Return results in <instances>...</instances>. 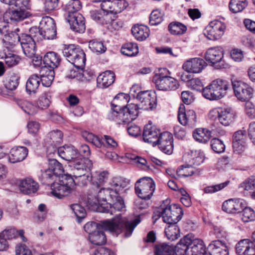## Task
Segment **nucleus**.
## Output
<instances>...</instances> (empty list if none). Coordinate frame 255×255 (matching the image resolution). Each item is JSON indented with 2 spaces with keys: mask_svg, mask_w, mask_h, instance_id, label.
<instances>
[{
  "mask_svg": "<svg viewBox=\"0 0 255 255\" xmlns=\"http://www.w3.org/2000/svg\"><path fill=\"white\" fill-rule=\"evenodd\" d=\"M128 183L122 177H115L113 179V212H121L126 210L124 200L125 188Z\"/></svg>",
  "mask_w": 255,
  "mask_h": 255,
  "instance_id": "nucleus-1",
  "label": "nucleus"
},
{
  "mask_svg": "<svg viewBox=\"0 0 255 255\" xmlns=\"http://www.w3.org/2000/svg\"><path fill=\"white\" fill-rule=\"evenodd\" d=\"M51 188L52 195L60 199L74 192L75 184L72 175L67 173L60 176L58 182L51 184Z\"/></svg>",
  "mask_w": 255,
  "mask_h": 255,
  "instance_id": "nucleus-2",
  "label": "nucleus"
},
{
  "mask_svg": "<svg viewBox=\"0 0 255 255\" xmlns=\"http://www.w3.org/2000/svg\"><path fill=\"white\" fill-rule=\"evenodd\" d=\"M229 83L222 79L213 80L203 89V96L209 100H217L224 97L229 89Z\"/></svg>",
  "mask_w": 255,
  "mask_h": 255,
  "instance_id": "nucleus-3",
  "label": "nucleus"
},
{
  "mask_svg": "<svg viewBox=\"0 0 255 255\" xmlns=\"http://www.w3.org/2000/svg\"><path fill=\"white\" fill-rule=\"evenodd\" d=\"M169 71L166 68H160L159 73L156 74L153 78V82L156 88L158 90H175L179 86L178 81L169 76Z\"/></svg>",
  "mask_w": 255,
  "mask_h": 255,
  "instance_id": "nucleus-4",
  "label": "nucleus"
},
{
  "mask_svg": "<svg viewBox=\"0 0 255 255\" xmlns=\"http://www.w3.org/2000/svg\"><path fill=\"white\" fill-rule=\"evenodd\" d=\"M139 218H135L133 221L129 222L125 218L122 217L121 214L113 218V234L115 233L117 236L123 231L125 232V236L129 237L132 233L135 227L140 223Z\"/></svg>",
  "mask_w": 255,
  "mask_h": 255,
  "instance_id": "nucleus-5",
  "label": "nucleus"
},
{
  "mask_svg": "<svg viewBox=\"0 0 255 255\" xmlns=\"http://www.w3.org/2000/svg\"><path fill=\"white\" fill-rule=\"evenodd\" d=\"M63 54L67 60L78 68H83L86 63V57L84 50L79 46L70 44L63 50Z\"/></svg>",
  "mask_w": 255,
  "mask_h": 255,
  "instance_id": "nucleus-6",
  "label": "nucleus"
},
{
  "mask_svg": "<svg viewBox=\"0 0 255 255\" xmlns=\"http://www.w3.org/2000/svg\"><path fill=\"white\" fill-rule=\"evenodd\" d=\"M155 188L154 181L152 178L148 177L139 179L135 185V191L137 196L145 200L151 198Z\"/></svg>",
  "mask_w": 255,
  "mask_h": 255,
  "instance_id": "nucleus-7",
  "label": "nucleus"
},
{
  "mask_svg": "<svg viewBox=\"0 0 255 255\" xmlns=\"http://www.w3.org/2000/svg\"><path fill=\"white\" fill-rule=\"evenodd\" d=\"M183 214L182 208L176 204L162 207V218L167 224H176L181 219Z\"/></svg>",
  "mask_w": 255,
  "mask_h": 255,
  "instance_id": "nucleus-8",
  "label": "nucleus"
},
{
  "mask_svg": "<svg viewBox=\"0 0 255 255\" xmlns=\"http://www.w3.org/2000/svg\"><path fill=\"white\" fill-rule=\"evenodd\" d=\"M225 28L226 26L224 23L218 20H214L210 22L206 27L204 34L210 40H217L223 35Z\"/></svg>",
  "mask_w": 255,
  "mask_h": 255,
  "instance_id": "nucleus-9",
  "label": "nucleus"
},
{
  "mask_svg": "<svg viewBox=\"0 0 255 255\" xmlns=\"http://www.w3.org/2000/svg\"><path fill=\"white\" fill-rule=\"evenodd\" d=\"M232 86L235 96L239 100L245 101L252 97L253 89L245 83L234 80L232 81Z\"/></svg>",
  "mask_w": 255,
  "mask_h": 255,
  "instance_id": "nucleus-10",
  "label": "nucleus"
},
{
  "mask_svg": "<svg viewBox=\"0 0 255 255\" xmlns=\"http://www.w3.org/2000/svg\"><path fill=\"white\" fill-rule=\"evenodd\" d=\"M17 184L20 192L25 195L35 194L39 188L38 183L31 177L17 180Z\"/></svg>",
  "mask_w": 255,
  "mask_h": 255,
  "instance_id": "nucleus-11",
  "label": "nucleus"
},
{
  "mask_svg": "<svg viewBox=\"0 0 255 255\" xmlns=\"http://www.w3.org/2000/svg\"><path fill=\"white\" fill-rule=\"evenodd\" d=\"M42 37L46 39H53L56 36V27L53 18L50 17L43 18L40 22Z\"/></svg>",
  "mask_w": 255,
  "mask_h": 255,
  "instance_id": "nucleus-12",
  "label": "nucleus"
},
{
  "mask_svg": "<svg viewBox=\"0 0 255 255\" xmlns=\"http://www.w3.org/2000/svg\"><path fill=\"white\" fill-rule=\"evenodd\" d=\"M207 66L206 61L201 58H190L183 64V69L188 73H200Z\"/></svg>",
  "mask_w": 255,
  "mask_h": 255,
  "instance_id": "nucleus-13",
  "label": "nucleus"
},
{
  "mask_svg": "<svg viewBox=\"0 0 255 255\" xmlns=\"http://www.w3.org/2000/svg\"><path fill=\"white\" fill-rule=\"evenodd\" d=\"M246 205L245 201L242 199H230L223 203L222 209L224 212L229 214L240 213Z\"/></svg>",
  "mask_w": 255,
  "mask_h": 255,
  "instance_id": "nucleus-14",
  "label": "nucleus"
},
{
  "mask_svg": "<svg viewBox=\"0 0 255 255\" xmlns=\"http://www.w3.org/2000/svg\"><path fill=\"white\" fill-rule=\"evenodd\" d=\"M173 139L172 134L169 132H163L158 137L157 141L160 149L167 154H171L173 150Z\"/></svg>",
  "mask_w": 255,
  "mask_h": 255,
  "instance_id": "nucleus-15",
  "label": "nucleus"
},
{
  "mask_svg": "<svg viewBox=\"0 0 255 255\" xmlns=\"http://www.w3.org/2000/svg\"><path fill=\"white\" fill-rule=\"evenodd\" d=\"M28 153V150L25 146H14L10 149L8 154V161L11 163L21 162L25 159Z\"/></svg>",
  "mask_w": 255,
  "mask_h": 255,
  "instance_id": "nucleus-16",
  "label": "nucleus"
},
{
  "mask_svg": "<svg viewBox=\"0 0 255 255\" xmlns=\"http://www.w3.org/2000/svg\"><path fill=\"white\" fill-rule=\"evenodd\" d=\"M137 99L139 101V104L141 109L146 110L152 109L156 106L155 96L152 95L148 91H140L137 95Z\"/></svg>",
  "mask_w": 255,
  "mask_h": 255,
  "instance_id": "nucleus-17",
  "label": "nucleus"
},
{
  "mask_svg": "<svg viewBox=\"0 0 255 255\" xmlns=\"http://www.w3.org/2000/svg\"><path fill=\"white\" fill-rule=\"evenodd\" d=\"M161 133L159 129L149 124L144 127L142 134L143 139L145 142L151 143L153 146H155Z\"/></svg>",
  "mask_w": 255,
  "mask_h": 255,
  "instance_id": "nucleus-18",
  "label": "nucleus"
},
{
  "mask_svg": "<svg viewBox=\"0 0 255 255\" xmlns=\"http://www.w3.org/2000/svg\"><path fill=\"white\" fill-rule=\"evenodd\" d=\"M67 20L73 31L78 33H83L85 31V19L81 14L68 15Z\"/></svg>",
  "mask_w": 255,
  "mask_h": 255,
  "instance_id": "nucleus-19",
  "label": "nucleus"
},
{
  "mask_svg": "<svg viewBox=\"0 0 255 255\" xmlns=\"http://www.w3.org/2000/svg\"><path fill=\"white\" fill-rule=\"evenodd\" d=\"M235 248L238 255H255V245L249 239L241 240L236 244Z\"/></svg>",
  "mask_w": 255,
  "mask_h": 255,
  "instance_id": "nucleus-20",
  "label": "nucleus"
},
{
  "mask_svg": "<svg viewBox=\"0 0 255 255\" xmlns=\"http://www.w3.org/2000/svg\"><path fill=\"white\" fill-rule=\"evenodd\" d=\"M224 56V51L222 47L215 46L208 48L205 53L206 60L212 65L221 62Z\"/></svg>",
  "mask_w": 255,
  "mask_h": 255,
  "instance_id": "nucleus-21",
  "label": "nucleus"
},
{
  "mask_svg": "<svg viewBox=\"0 0 255 255\" xmlns=\"http://www.w3.org/2000/svg\"><path fill=\"white\" fill-rule=\"evenodd\" d=\"M70 166L74 169L82 171V172H88L93 167V162L88 157H82L77 156L72 161Z\"/></svg>",
  "mask_w": 255,
  "mask_h": 255,
  "instance_id": "nucleus-22",
  "label": "nucleus"
},
{
  "mask_svg": "<svg viewBox=\"0 0 255 255\" xmlns=\"http://www.w3.org/2000/svg\"><path fill=\"white\" fill-rule=\"evenodd\" d=\"M58 155L63 159L67 161L69 165L77 156L78 150L72 145H65L58 149Z\"/></svg>",
  "mask_w": 255,
  "mask_h": 255,
  "instance_id": "nucleus-23",
  "label": "nucleus"
},
{
  "mask_svg": "<svg viewBox=\"0 0 255 255\" xmlns=\"http://www.w3.org/2000/svg\"><path fill=\"white\" fill-rule=\"evenodd\" d=\"M188 255H206V248L202 240L196 239L192 241L189 239Z\"/></svg>",
  "mask_w": 255,
  "mask_h": 255,
  "instance_id": "nucleus-24",
  "label": "nucleus"
},
{
  "mask_svg": "<svg viewBox=\"0 0 255 255\" xmlns=\"http://www.w3.org/2000/svg\"><path fill=\"white\" fill-rule=\"evenodd\" d=\"M210 255H229L226 244L220 240L213 241L208 247Z\"/></svg>",
  "mask_w": 255,
  "mask_h": 255,
  "instance_id": "nucleus-25",
  "label": "nucleus"
},
{
  "mask_svg": "<svg viewBox=\"0 0 255 255\" xmlns=\"http://www.w3.org/2000/svg\"><path fill=\"white\" fill-rule=\"evenodd\" d=\"M6 20L10 22H18L23 20L29 16V12L24 9L8 10L5 12Z\"/></svg>",
  "mask_w": 255,
  "mask_h": 255,
  "instance_id": "nucleus-26",
  "label": "nucleus"
},
{
  "mask_svg": "<svg viewBox=\"0 0 255 255\" xmlns=\"http://www.w3.org/2000/svg\"><path fill=\"white\" fill-rule=\"evenodd\" d=\"M40 80L44 86L50 87L54 78L55 72L53 69L47 66L42 67L40 71Z\"/></svg>",
  "mask_w": 255,
  "mask_h": 255,
  "instance_id": "nucleus-27",
  "label": "nucleus"
},
{
  "mask_svg": "<svg viewBox=\"0 0 255 255\" xmlns=\"http://www.w3.org/2000/svg\"><path fill=\"white\" fill-rule=\"evenodd\" d=\"M246 131L240 130L233 135V147L234 152L240 153L243 150L245 146V138Z\"/></svg>",
  "mask_w": 255,
  "mask_h": 255,
  "instance_id": "nucleus-28",
  "label": "nucleus"
},
{
  "mask_svg": "<svg viewBox=\"0 0 255 255\" xmlns=\"http://www.w3.org/2000/svg\"><path fill=\"white\" fill-rule=\"evenodd\" d=\"M90 244L94 246H102L107 243V237L103 231L98 230L88 235L87 238Z\"/></svg>",
  "mask_w": 255,
  "mask_h": 255,
  "instance_id": "nucleus-29",
  "label": "nucleus"
},
{
  "mask_svg": "<svg viewBox=\"0 0 255 255\" xmlns=\"http://www.w3.org/2000/svg\"><path fill=\"white\" fill-rule=\"evenodd\" d=\"M61 59L59 55L52 51L47 52L43 58V63L44 66L53 69L57 68L60 64Z\"/></svg>",
  "mask_w": 255,
  "mask_h": 255,
  "instance_id": "nucleus-30",
  "label": "nucleus"
},
{
  "mask_svg": "<svg viewBox=\"0 0 255 255\" xmlns=\"http://www.w3.org/2000/svg\"><path fill=\"white\" fill-rule=\"evenodd\" d=\"M113 121L117 125L126 124L130 122L131 120L126 112V108L113 109Z\"/></svg>",
  "mask_w": 255,
  "mask_h": 255,
  "instance_id": "nucleus-31",
  "label": "nucleus"
},
{
  "mask_svg": "<svg viewBox=\"0 0 255 255\" xmlns=\"http://www.w3.org/2000/svg\"><path fill=\"white\" fill-rule=\"evenodd\" d=\"M131 33L137 40L143 41L149 36V29L143 25H135L132 27Z\"/></svg>",
  "mask_w": 255,
  "mask_h": 255,
  "instance_id": "nucleus-32",
  "label": "nucleus"
},
{
  "mask_svg": "<svg viewBox=\"0 0 255 255\" xmlns=\"http://www.w3.org/2000/svg\"><path fill=\"white\" fill-rule=\"evenodd\" d=\"M130 100V96L124 93L118 94L113 99V109H125L128 103Z\"/></svg>",
  "mask_w": 255,
  "mask_h": 255,
  "instance_id": "nucleus-33",
  "label": "nucleus"
},
{
  "mask_svg": "<svg viewBox=\"0 0 255 255\" xmlns=\"http://www.w3.org/2000/svg\"><path fill=\"white\" fill-rule=\"evenodd\" d=\"M97 87L106 88L112 85V72L110 70L101 73L97 78Z\"/></svg>",
  "mask_w": 255,
  "mask_h": 255,
  "instance_id": "nucleus-34",
  "label": "nucleus"
},
{
  "mask_svg": "<svg viewBox=\"0 0 255 255\" xmlns=\"http://www.w3.org/2000/svg\"><path fill=\"white\" fill-rule=\"evenodd\" d=\"M154 255H174V249L165 243L156 244L154 247Z\"/></svg>",
  "mask_w": 255,
  "mask_h": 255,
  "instance_id": "nucleus-35",
  "label": "nucleus"
},
{
  "mask_svg": "<svg viewBox=\"0 0 255 255\" xmlns=\"http://www.w3.org/2000/svg\"><path fill=\"white\" fill-rule=\"evenodd\" d=\"M193 136L196 141L201 143H206L210 138L211 132L207 128H199L193 132Z\"/></svg>",
  "mask_w": 255,
  "mask_h": 255,
  "instance_id": "nucleus-36",
  "label": "nucleus"
},
{
  "mask_svg": "<svg viewBox=\"0 0 255 255\" xmlns=\"http://www.w3.org/2000/svg\"><path fill=\"white\" fill-rule=\"evenodd\" d=\"M44 140L45 143L60 145L63 141V133L59 130L52 131L47 134Z\"/></svg>",
  "mask_w": 255,
  "mask_h": 255,
  "instance_id": "nucleus-37",
  "label": "nucleus"
},
{
  "mask_svg": "<svg viewBox=\"0 0 255 255\" xmlns=\"http://www.w3.org/2000/svg\"><path fill=\"white\" fill-rule=\"evenodd\" d=\"M235 119V115L230 109H223L222 108L219 121L223 126H228L231 124Z\"/></svg>",
  "mask_w": 255,
  "mask_h": 255,
  "instance_id": "nucleus-38",
  "label": "nucleus"
},
{
  "mask_svg": "<svg viewBox=\"0 0 255 255\" xmlns=\"http://www.w3.org/2000/svg\"><path fill=\"white\" fill-rule=\"evenodd\" d=\"M40 80L37 74L32 75L28 79L26 84V89L29 94L35 93L40 85Z\"/></svg>",
  "mask_w": 255,
  "mask_h": 255,
  "instance_id": "nucleus-39",
  "label": "nucleus"
},
{
  "mask_svg": "<svg viewBox=\"0 0 255 255\" xmlns=\"http://www.w3.org/2000/svg\"><path fill=\"white\" fill-rule=\"evenodd\" d=\"M82 3L80 0H72L65 5L64 9L68 13V15L80 14L78 11L82 8Z\"/></svg>",
  "mask_w": 255,
  "mask_h": 255,
  "instance_id": "nucleus-40",
  "label": "nucleus"
},
{
  "mask_svg": "<svg viewBox=\"0 0 255 255\" xmlns=\"http://www.w3.org/2000/svg\"><path fill=\"white\" fill-rule=\"evenodd\" d=\"M248 5L247 0H231L229 7L230 11L237 13L243 11Z\"/></svg>",
  "mask_w": 255,
  "mask_h": 255,
  "instance_id": "nucleus-41",
  "label": "nucleus"
},
{
  "mask_svg": "<svg viewBox=\"0 0 255 255\" xmlns=\"http://www.w3.org/2000/svg\"><path fill=\"white\" fill-rule=\"evenodd\" d=\"M189 239L184 238L180 240L174 249L176 255H188L189 249Z\"/></svg>",
  "mask_w": 255,
  "mask_h": 255,
  "instance_id": "nucleus-42",
  "label": "nucleus"
},
{
  "mask_svg": "<svg viewBox=\"0 0 255 255\" xmlns=\"http://www.w3.org/2000/svg\"><path fill=\"white\" fill-rule=\"evenodd\" d=\"M168 29L170 32L173 35L183 34L187 30L186 26L177 21L170 23L168 25Z\"/></svg>",
  "mask_w": 255,
  "mask_h": 255,
  "instance_id": "nucleus-43",
  "label": "nucleus"
},
{
  "mask_svg": "<svg viewBox=\"0 0 255 255\" xmlns=\"http://www.w3.org/2000/svg\"><path fill=\"white\" fill-rule=\"evenodd\" d=\"M48 209L44 204L39 205L37 210L34 212V218L38 222L44 221L47 217Z\"/></svg>",
  "mask_w": 255,
  "mask_h": 255,
  "instance_id": "nucleus-44",
  "label": "nucleus"
},
{
  "mask_svg": "<svg viewBox=\"0 0 255 255\" xmlns=\"http://www.w3.org/2000/svg\"><path fill=\"white\" fill-rule=\"evenodd\" d=\"M188 75H182L181 79L183 81L188 80V86L193 90L197 91H203V85L201 81L198 78H193L188 80Z\"/></svg>",
  "mask_w": 255,
  "mask_h": 255,
  "instance_id": "nucleus-45",
  "label": "nucleus"
},
{
  "mask_svg": "<svg viewBox=\"0 0 255 255\" xmlns=\"http://www.w3.org/2000/svg\"><path fill=\"white\" fill-rule=\"evenodd\" d=\"M179 229L176 224L169 225L165 229V234L168 240L174 241L179 237Z\"/></svg>",
  "mask_w": 255,
  "mask_h": 255,
  "instance_id": "nucleus-46",
  "label": "nucleus"
},
{
  "mask_svg": "<svg viewBox=\"0 0 255 255\" xmlns=\"http://www.w3.org/2000/svg\"><path fill=\"white\" fill-rule=\"evenodd\" d=\"M121 53L128 56H133L138 52V46L136 44L128 43L124 44L121 48Z\"/></svg>",
  "mask_w": 255,
  "mask_h": 255,
  "instance_id": "nucleus-47",
  "label": "nucleus"
},
{
  "mask_svg": "<svg viewBox=\"0 0 255 255\" xmlns=\"http://www.w3.org/2000/svg\"><path fill=\"white\" fill-rule=\"evenodd\" d=\"M48 166L50 170L55 173V176H58L59 178L65 174L64 173V169L62 164L56 159H53L50 160Z\"/></svg>",
  "mask_w": 255,
  "mask_h": 255,
  "instance_id": "nucleus-48",
  "label": "nucleus"
},
{
  "mask_svg": "<svg viewBox=\"0 0 255 255\" xmlns=\"http://www.w3.org/2000/svg\"><path fill=\"white\" fill-rule=\"evenodd\" d=\"M19 106L29 115H34L38 112V108L30 102L27 101H20Z\"/></svg>",
  "mask_w": 255,
  "mask_h": 255,
  "instance_id": "nucleus-49",
  "label": "nucleus"
},
{
  "mask_svg": "<svg viewBox=\"0 0 255 255\" xmlns=\"http://www.w3.org/2000/svg\"><path fill=\"white\" fill-rule=\"evenodd\" d=\"M51 96L49 92H46L40 96L37 102V106L42 110L47 109L51 104Z\"/></svg>",
  "mask_w": 255,
  "mask_h": 255,
  "instance_id": "nucleus-50",
  "label": "nucleus"
},
{
  "mask_svg": "<svg viewBox=\"0 0 255 255\" xmlns=\"http://www.w3.org/2000/svg\"><path fill=\"white\" fill-rule=\"evenodd\" d=\"M5 33L3 41L7 47H13L18 43V34L13 31Z\"/></svg>",
  "mask_w": 255,
  "mask_h": 255,
  "instance_id": "nucleus-51",
  "label": "nucleus"
},
{
  "mask_svg": "<svg viewBox=\"0 0 255 255\" xmlns=\"http://www.w3.org/2000/svg\"><path fill=\"white\" fill-rule=\"evenodd\" d=\"M125 108L131 121L136 118L138 115V110L141 109L139 105L134 103L127 104Z\"/></svg>",
  "mask_w": 255,
  "mask_h": 255,
  "instance_id": "nucleus-52",
  "label": "nucleus"
},
{
  "mask_svg": "<svg viewBox=\"0 0 255 255\" xmlns=\"http://www.w3.org/2000/svg\"><path fill=\"white\" fill-rule=\"evenodd\" d=\"M19 77L17 74H12L6 80L4 84V87L8 90H14L19 84Z\"/></svg>",
  "mask_w": 255,
  "mask_h": 255,
  "instance_id": "nucleus-53",
  "label": "nucleus"
},
{
  "mask_svg": "<svg viewBox=\"0 0 255 255\" xmlns=\"http://www.w3.org/2000/svg\"><path fill=\"white\" fill-rule=\"evenodd\" d=\"M240 213L242 220L244 222L253 221L255 219L254 211L250 207H247L246 205Z\"/></svg>",
  "mask_w": 255,
  "mask_h": 255,
  "instance_id": "nucleus-54",
  "label": "nucleus"
},
{
  "mask_svg": "<svg viewBox=\"0 0 255 255\" xmlns=\"http://www.w3.org/2000/svg\"><path fill=\"white\" fill-rule=\"evenodd\" d=\"M91 16L93 19L96 21L101 23V24L105 25L111 23V17L106 18V15H102L100 12L98 10H93L91 11Z\"/></svg>",
  "mask_w": 255,
  "mask_h": 255,
  "instance_id": "nucleus-55",
  "label": "nucleus"
},
{
  "mask_svg": "<svg viewBox=\"0 0 255 255\" xmlns=\"http://www.w3.org/2000/svg\"><path fill=\"white\" fill-rule=\"evenodd\" d=\"M255 187V177L251 176L239 185V189L244 191L253 190Z\"/></svg>",
  "mask_w": 255,
  "mask_h": 255,
  "instance_id": "nucleus-56",
  "label": "nucleus"
},
{
  "mask_svg": "<svg viewBox=\"0 0 255 255\" xmlns=\"http://www.w3.org/2000/svg\"><path fill=\"white\" fill-rule=\"evenodd\" d=\"M211 147L212 150L218 153H220L224 151L225 145L221 140L218 138H214L211 139Z\"/></svg>",
  "mask_w": 255,
  "mask_h": 255,
  "instance_id": "nucleus-57",
  "label": "nucleus"
},
{
  "mask_svg": "<svg viewBox=\"0 0 255 255\" xmlns=\"http://www.w3.org/2000/svg\"><path fill=\"white\" fill-rule=\"evenodd\" d=\"M89 48L94 52L102 53L106 50V47L102 42L92 40L89 42Z\"/></svg>",
  "mask_w": 255,
  "mask_h": 255,
  "instance_id": "nucleus-58",
  "label": "nucleus"
},
{
  "mask_svg": "<svg viewBox=\"0 0 255 255\" xmlns=\"http://www.w3.org/2000/svg\"><path fill=\"white\" fill-rule=\"evenodd\" d=\"M73 180L75 184V191L76 190L77 186H84L87 185L88 176L86 175L85 172H82V174L79 176L73 175Z\"/></svg>",
  "mask_w": 255,
  "mask_h": 255,
  "instance_id": "nucleus-59",
  "label": "nucleus"
},
{
  "mask_svg": "<svg viewBox=\"0 0 255 255\" xmlns=\"http://www.w3.org/2000/svg\"><path fill=\"white\" fill-rule=\"evenodd\" d=\"M82 136L89 142L92 143L95 145H100L99 142L98 136L95 135L92 132L87 130H82L81 131Z\"/></svg>",
  "mask_w": 255,
  "mask_h": 255,
  "instance_id": "nucleus-60",
  "label": "nucleus"
},
{
  "mask_svg": "<svg viewBox=\"0 0 255 255\" xmlns=\"http://www.w3.org/2000/svg\"><path fill=\"white\" fill-rule=\"evenodd\" d=\"M194 171L192 166L188 165L187 166H180L177 169V175L178 177H189L192 175Z\"/></svg>",
  "mask_w": 255,
  "mask_h": 255,
  "instance_id": "nucleus-61",
  "label": "nucleus"
},
{
  "mask_svg": "<svg viewBox=\"0 0 255 255\" xmlns=\"http://www.w3.org/2000/svg\"><path fill=\"white\" fill-rule=\"evenodd\" d=\"M72 208L79 222H81L86 217L87 213L85 209L80 204H74Z\"/></svg>",
  "mask_w": 255,
  "mask_h": 255,
  "instance_id": "nucleus-62",
  "label": "nucleus"
},
{
  "mask_svg": "<svg viewBox=\"0 0 255 255\" xmlns=\"http://www.w3.org/2000/svg\"><path fill=\"white\" fill-rule=\"evenodd\" d=\"M128 6L125 0H113V14L120 13Z\"/></svg>",
  "mask_w": 255,
  "mask_h": 255,
  "instance_id": "nucleus-63",
  "label": "nucleus"
},
{
  "mask_svg": "<svg viewBox=\"0 0 255 255\" xmlns=\"http://www.w3.org/2000/svg\"><path fill=\"white\" fill-rule=\"evenodd\" d=\"M15 255H33V254L27 246L20 243L15 246Z\"/></svg>",
  "mask_w": 255,
  "mask_h": 255,
  "instance_id": "nucleus-64",
  "label": "nucleus"
}]
</instances>
